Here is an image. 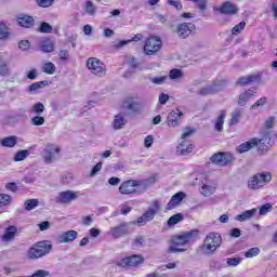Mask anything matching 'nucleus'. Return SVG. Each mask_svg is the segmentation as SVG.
<instances>
[{"mask_svg":"<svg viewBox=\"0 0 277 277\" xmlns=\"http://www.w3.org/2000/svg\"><path fill=\"white\" fill-rule=\"evenodd\" d=\"M198 229H193L190 232H184L181 235L173 236L171 239V246L168 249V253L176 254L179 252H187V249L181 247L192 243V241L198 238Z\"/></svg>","mask_w":277,"mask_h":277,"instance_id":"obj_1","label":"nucleus"},{"mask_svg":"<svg viewBox=\"0 0 277 277\" xmlns=\"http://www.w3.org/2000/svg\"><path fill=\"white\" fill-rule=\"evenodd\" d=\"M149 186L150 180H128L121 183L119 192L123 195L137 194V189L135 187H138L140 192H146Z\"/></svg>","mask_w":277,"mask_h":277,"instance_id":"obj_2","label":"nucleus"},{"mask_svg":"<svg viewBox=\"0 0 277 277\" xmlns=\"http://www.w3.org/2000/svg\"><path fill=\"white\" fill-rule=\"evenodd\" d=\"M51 250H53V245L49 240L38 241L28 249L27 256L30 261H36L50 254Z\"/></svg>","mask_w":277,"mask_h":277,"instance_id":"obj_3","label":"nucleus"},{"mask_svg":"<svg viewBox=\"0 0 277 277\" xmlns=\"http://www.w3.org/2000/svg\"><path fill=\"white\" fill-rule=\"evenodd\" d=\"M269 183H272V172L263 171L250 177L248 181V187L249 189L256 190L262 189L265 185H269Z\"/></svg>","mask_w":277,"mask_h":277,"instance_id":"obj_4","label":"nucleus"},{"mask_svg":"<svg viewBox=\"0 0 277 277\" xmlns=\"http://www.w3.org/2000/svg\"><path fill=\"white\" fill-rule=\"evenodd\" d=\"M222 246V236L217 233L207 235L203 245L201 246L202 254H213Z\"/></svg>","mask_w":277,"mask_h":277,"instance_id":"obj_5","label":"nucleus"},{"mask_svg":"<svg viewBox=\"0 0 277 277\" xmlns=\"http://www.w3.org/2000/svg\"><path fill=\"white\" fill-rule=\"evenodd\" d=\"M161 209V206L159 205V201L155 200L153 201V208H148L142 216H140L136 221H133V224H137L138 226H146L148 222H153L155 220V215L159 213V210Z\"/></svg>","mask_w":277,"mask_h":277,"instance_id":"obj_6","label":"nucleus"},{"mask_svg":"<svg viewBox=\"0 0 277 277\" xmlns=\"http://www.w3.org/2000/svg\"><path fill=\"white\" fill-rule=\"evenodd\" d=\"M42 159L44 163H54V161H57L60 159V147L51 144L48 145L43 151H42Z\"/></svg>","mask_w":277,"mask_h":277,"instance_id":"obj_7","label":"nucleus"},{"mask_svg":"<svg viewBox=\"0 0 277 277\" xmlns=\"http://www.w3.org/2000/svg\"><path fill=\"white\" fill-rule=\"evenodd\" d=\"M87 67L89 68L92 75H96V77L105 76V64L101 62V60L96 57H91L87 61Z\"/></svg>","mask_w":277,"mask_h":277,"instance_id":"obj_8","label":"nucleus"},{"mask_svg":"<svg viewBox=\"0 0 277 277\" xmlns=\"http://www.w3.org/2000/svg\"><path fill=\"white\" fill-rule=\"evenodd\" d=\"M161 39L159 37H149L144 45L146 55H155L161 49Z\"/></svg>","mask_w":277,"mask_h":277,"instance_id":"obj_9","label":"nucleus"},{"mask_svg":"<svg viewBox=\"0 0 277 277\" xmlns=\"http://www.w3.org/2000/svg\"><path fill=\"white\" fill-rule=\"evenodd\" d=\"M79 198V193L72 190H63L58 193L55 200L57 205H70V202H75Z\"/></svg>","mask_w":277,"mask_h":277,"instance_id":"obj_10","label":"nucleus"},{"mask_svg":"<svg viewBox=\"0 0 277 277\" xmlns=\"http://www.w3.org/2000/svg\"><path fill=\"white\" fill-rule=\"evenodd\" d=\"M144 263V256L142 255H130L127 258L121 259L117 265L119 267H137V265H142Z\"/></svg>","mask_w":277,"mask_h":277,"instance_id":"obj_11","label":"nucleus"},{"mask_svg":"<svg viewBox=\"0 0 277 277\" xmlns=\"http://www.w3.org/2000/svg\"><path fill=\"white\" fill-rule=\"evenodd\" d=\"M210 160L212 161V163H215V166H228V163H230V161H233V155L230 153H226V151H220L217 154H214Z\"/></svg>","mask_w":277,"mask_h":277,"instance_id":"obj_12","label":"nucleus"},{"mask_svg":"<svg viewBox=\"0 0 277 277\" xmlns=\"http://www.w3.org/2000/svg\"><path fill=\"white\" fill-rule=\"evenodd\" d=\"M196 25L193 23H182L176 26L175 34H177L179 38L185 40V38H189L192 36V31H195Z\"/></svg>","mask_w":277,"mask_h":277,"instance_id":"obj_13","label":"nucleus"},{"mask_svg":"<svg viewBox=\"0 0 277 277\" xmlns=\"http://www.w3.org/2000/svg\"><path fill=\"white\" fill-rule=\"evenodd\" d=\"M184 114L181 109L175 108L171 110L167 116V126L174 129L181 124V118H183Z\"/></svg>","mask_w":277,"mask_h":277,"instance_id":"obj_14","label":"nucleus"},{"mask_svg":"<svg viewBox=\"0 0 277 277\" xmlns=\"http://www.w3.org/2000/svg\"><path fill=\"white\" fill-rule=\"evenodd\" d=\"M131 229L129 228V223H121L118 226L110 228V235L115 239H120V237H124L127 235H130Z\"/></svg>","mask_w":277,"mask_h":277,"instance_id":"obj_15","label":"nucleus"},{"mask_svg":"<svg viewBox=\"0 0 277 277\" xmlns=\"http://www.w3.org/2000/svg\"><path fill=\"white\" fill-rule=\"evenodd\" d=\"M185 198V193L183 192H179L176 194H174L169 203L166 207V211H172V209H176V207H179L181 205V202H183V199Z\"/></svg>","mask_w":277,"mask_h":277,"instance_id":"obj_16","label":"nucleus"},{"mask_svg":"<svg viewBox=\"0 0 277 277\" xmlns=\"http://www.w3.org/2000/svg\"><path fill=\"white\" fill-rule=\"evenodd\" d=\"M78 236H79V233H77V230L70 229L61 234L57 237V241L58 243H68L70 241H75V239H77Z\"/></svg>","mask_w":277,"mask_h":277,"instance_id":"obj_17","label":"nucleus"},{"mask_svg":"<svg viewBox=\"0 0 277 277\" xmlns=\"http://www.w3.org/2000/svg\"><path fill=\"white\" fill-rule=\"evenodd\" d=\"M192 150H194V144L187 140H182L176 146V155H189Z\"/></svg>","mask_w":277,"mask_h":277,"instance_id":"obj_18","label":"nucleus"},{"mask_svg":"<svg viewBox=\"0 0 277 277\" xmlns=\"http://www.w3.org/2000/svg\"><path fill=\"white\" fill-rule=\"evenodd\" d=\"M259 144V138H251L248 142H245L236 147V151H238L239 155H243V153H248V150H252L254 146Z\"/></svg>","mask_w":277,"mask_h":277,"instance_id":"obj_19","label":"nucleus"},{"mask_svg":"<svg viewBox=\"0 0 277 277\" xmlns=\"http://www.w3.org/2000/svg\"><path fill=\"white\" fill-rule=\"evenodd\" d=\"M221 88L220 84L217 83H213V84H209L207 87L201 88L198 91L199 96H209L211 94H215L216 92H220Z\"/></svg>","mask_w":277,"mask_h":277,"instance_id":"obj_20","label":"nucleus"},{"mask_svg":"<svg viewBox=\"0 0 277 277\" xmlns=\"http://www.w3.org/2000/svg\"><path fill=\"white\" fill-rule=\"evenodd\" d=\"M259 81H261V76L249 75V76L240 77L236 83L237 85H248L250 83H259Z\"/></svg>","mask_w":277,"mask_h":277,"instance_id":"obj_21","label":"nucleus"},{"mask_svg":"<svg viewBox=\"0 0 277 277\" xmlns=\"http://www.w3.org/2000/svg\"><path fill=\"white\" fill-rule=\"evenodd\" d=\"M221 14H237L239 9L230 2H224L220 8L216 9Z\"/></svg>","mask_w":277,"mask_h":277,"instance_id":"obj_22","label":"nucleus"},{"mask_svg":"<svg viewBox=\"0 0 277 277\" xmlns=\"http://www.w3.org/2000/svg\"><path fill=\"white\" fill-rule=\"evenodd\" d=\"M255 213H259V209L253 208L236 215L235 220H237V222H246L248 220H252Z\"/></svg>","mask_w":277,"mask_h":277,"instance_id":"obj_23","label":"nucleus"},{"mask_svg":"<svg viewBox=\"0 0 277 277\" xmlns=\"http://www.w3.org/2000/svg\"><path fill=\"white\" fill-rule=\"evenodd\" d=\"M39 49L42 53H53L55 43H53L51 39H43L39 43Z\"/></svg>","mask_w":277,"mask_h":277,"instance_id":"obj_24","label":"nucleus"},{"mask_svg":"<svg viewBox=\"0 0 277 277\" xmlns=\"http://www.w3.org/2000/svg\"><path fill=\"white\" fill-rule=\"evenodd\" d=\"M17 22L21 27H25L26 29H29L30 27H34L35 19L30 15H21L17 18Z\"/></svg>","mask_w":277,"mask_h":277,"instance_id":"obj_25","label":"nucleus"},{"mask_svg":"<svg viewBox=\"0 0 277 277\" xmlns=\"http://www.w3.org/2000/svg\"><path fill=\"white\" fill-rule=\"evenodd\" d=\"M111 124L115 131L123 129L124 124H127V118H124V116L121 114H118L115 116Z\"/></svg>","mask_w":277,"mask_h":277,"instance_id":"obj_26","label":"nucleus"},{"mask_svg":"<svg viewBox=\"0 0 277 277\" xmlns=\"http://www.w3.org/2000/svg\"><path fill=\"white\" fill-rule=\"evenodd\" d=\"M3 148H14L18 144V137L16 136H6L0 141Z\"/></svg>","mask_w":277,"mask_h":277,"instance_id":"obj_27","label":"nucleus"},{"mask_svg":"<svg viewBox=\"0 0 277 277\" xmlns=\"http://www.w3.org/2000/svg\"><path fill=\"white\" fill-rule=\"evenodd\" d=\"M269 142H272V138L269 136H264L261 140L258 138V144L255 146L261 153H265V150L269 149Z\"/></svg>","mask_w":277,"mask_h":277,"instance_id":"obj_28","label":"nucleus"},{"mask_svg":"<svg viewBox=\"0 0 277 277\" xmlns=\"http://www.w3.org/2000/svg\"><path fill=\"white\" fill-rule=\"evenodd\" d=\"M200 194L205 197L213 196V194H215V186L207 183H201Z\"/></svg>","mask_w":277,"mask_h":277,"instance_id":"obj_29","label":"nucleus"},{"mask_svg":"<svg viewBox=\"0 0 277 277\" xmlns=\"http://www.w3.org/2000/svg\"><path fill=\"white\" fill-rule=\"evenodd\" d=\"M17 233L16 226H9L5 228L4 235L2 236V241H12Z\"/></svg>","mask_w":277,"mask_h":277,"instance_id":"obj_30","label":"nucleus"},{"mask_svg":"<svg viewBox=\"0 0 277 277\" xmlns=\"http://www.w3.org/2000/svg\"><path fill=\"white\" fill-rule=\"evenodd\" d=\"M241 114H243V110L241 108H237L232 113V119L229 121L230 127H235L239 124V120L241 119Z\"/></svg>","mask_w":277,"mask_h":277,"instance_id":"obj_31","label":"nucleus"},{"mask_svg":"<svg viewBox=\"0 0 277 277\" xmlns=\"http://www.w3.org/2000/svg\"><path fill=\"white\" fill-rule=\"evenodd\" d=\"M225 118H226V110H221L220 116L216 118L215 126H214L216 131H222L224 129Z\"/></svg>","mask_w":277,"mask_h":277,"instance_id":"obj_32","label":"nucleus"},{"mask_svg":"<svg viewBox=\"0 0 277 277\" xmlns=\"http://www.w3.org/2000/svg\"><path fill=\"white\" fill-rule=\"evenodd\" d=\"M252 96H253L252 90L246 91L245 93L240 94L239 100H238V105L243 107V105H246V103H248V101H250V98H252Z\"/></svg>","mask_w":277,"mask_h":277,"instance_id":"obj_33","label":"nucleus"},{"mask_svg":"<svg viewBox=\"0 0 277 277\" xmlns=\"http://www.w3.org/2000/svg\"><path fill=\"white\" fill-rule=\"evenodd\" d=\"M44 85H49V81L43 80V81L35 82L28 87V92H38V90H42Z\"/></svg>","mask_w":277,"mask_h":277,"instance_id":"obj_34","label":"nucleus"},{"mask_svg":"<svg viewBox=\"0 0 277 277\" xmlns=\"http://www.w3.org/2000/svg\"><path fill=\"white\" fill-rule=\"evenodd\" d=\"M42 70L43 72H45V75H55V64H53L52 62L44 63L42 66Z\"/></svg>","mask_w":277,"mask_h":277,"instance_id":"obj_35","label":"nucleus"},{"mask_svg":"<svg viewBox=\"0 0 277 277\" xmlns=\"http://www.w3.org/2000/svg\"><path fill=\"white\" fill-rule=\"evenodd\" d=\"M38 31H40V34H52L53 32V26H51V24L47 23V22H41Z\"/></svg>","mask_w":277,"mask_h":277,"instance_id":"obj_36","label":"nucleus"},{"mask_svg":"<svg viewBox=\"0 0 277 277\" xmlns=\"http://www.w3.org/2000/svg\"><path fill=\"white\" fill-rule=\"evenodd\" d=\"M179 222H183V214H181V213L172 215L168 220L167 224H168V226H176V224H179Z\"/></svg>","mask_w":277,"mask_h":277,"instance_id":"obj_37","label":"nucleus"},{"mask_svg":"<svg viewBox=\"0 0 277 277\" xmlns=\"http://www.w3.org/2000/svg\"><path fill=\"white\" fill-rule=\"evenodd\" d=\"M45 119L44 117L40 116V115H36L35 117H32L30 119V124L32 127H42V124H44Z\"/></svg>","mask_w":277,"mask_h":277,"instance_id":"obj_38","label":"nucleus"},{"mask_svg":"<svg viewBox=\"0 0 277 277\" xmlns=\"http://www.w3.org/2000/svg\"><path fill=\"white\" fill-rule=\"evenodd\" d=\"M27 157H29V150L22 149L15 154L14 161H25Z\"/></svg>","mask_w":277,"mask_h":277,"instance_id":"obj_39","label":"nucleus"},{"mask_svg":"<svg viewBox=\"0 0 277 277\" xmlns=\"http://www.w3.org/2000/svg\"><path fill=\"white\" fill-rule=\"evenodd\" d=\"M241 261H243L242 258H228L225 260V263L227 267H237V265L241 264Z\"/></svg>","mask_w":277,"mask_h":277,"instance_id":"obj_40","label":"nucleus"},{"mask_svg":"<svg viewBox=\"0 0 277 277\" xmlns=\"http://www.w3.org/2000/svg\"><path fill=\"white\" fill-rule=\"evenodd\" d=\"M126 109H128V111H132V113H137L140 111V104L137 102H126Z\"/></svg>","mask_w":277,"mask_h":277,"instance_id":"obj_41","label":"nucleus"},{"mask_svg":"<svg viewBox=\"0 0 277 277\" xmlns=\"http://www.w3.org/2000/svg\"><path fill=\"white\" fill-rule=\"evenodd\" d=\"M10 36V30L5 23L0 22V40H5Z\"/></svg>","mask_w":277,"mask_h":277,"instance_id":"obj_42","label":"nucleus"},{"mask_svg":"<svg viewBox=\"0 0 277 277\" xmlns=\"http://www.w3.org/2000/svg\"><path fill=\"white\" fill-rule=\"evenodd\" d=\"M12 203V196L8 194H0V207H8Z\"/></svg>","mask_w":277,"mask_h":277,"instance_id":"obj_43","label":"nucleus"},{"mask_svg":"<svg viewBox=\"0 0 277 277\" xmlns=\"http://www.w3.org/2000/svg\"><path fill=\"white\" fill-rule=\"evenodd\" d=\"M149 81L155 85H163L166 81H168V76H160V77H151Z\"/></svg>","mask_w":277,"mask_h":277,"instance_id":"obj_44","label":"nucleus"},{"mask_svg":"<svg viewBox=\"0 0 277 277\" xmlns=\"http://www.w3.org/2000/svg\"><path fill=\"white\" fill-rule=\"evenodd\" d=\"M259 254H261V249H259V247H253L245 253V256L246 259H252L259 256Z\"/></svg>","mask_w":277,"mask_h":277,"instance_id":"obj_45","label":"nucleus"},{"mask_svg":"<svg viewBox=\"0 0 277 277\" xmlns=\"http://www.w3.org/2000/svg\"><path fill=\"white\" fill-rule=\"evenodd\" d=\"M272 209H274L272 203H265L259 208V215H267V213H272Z\"/></svg>","mask_w":277,"mask_h":277,"instance_id":"obj_46","label":"nucleus"},{"mask_svg":"<svg viewBox=\"0 0 277 277\" xmlns=\"http://www.w3.org/2000/svg\"><path fill=\"white\" fill-rule=\"evenodd\" d=\"M186 1H192L194 4H196L200 12H205V10H207V3H209L208 0H186Z\"/></svg>","mask_w":277,"mask_h":277,"instance_id":"obj_47","label":"nucleus"},{"mask_svg":"<svg viewBox=\"0 0 277 277\" xmlns=\"http://www.w3.org/2000/svg\"><path fill=\"white\" fill-rule=\"evenodd\" d=\"M24 207L26 211H32V209H36L38 207V199H28L25 201Z\"/></svg>","mask_w":277,"mask_h":277,"instance_id":"obj_48","label":"nucleus"},{"mask_svg":"<svg viewBox=\"0 0 277 277\" xmlns=\"http://www.w3.org/2000/svg\"><path fill=\"white\" fill-rule=\"evenodd\" d=\"M243 29H246V22H240L238 25L233 27L232 34L233 36H239Z\"/></svg>","mask_w":277,"mask_h":277,"instance_id":"obj_49","label":"nucleus"},{"mask_svg":"<svg viewBox=\"0 0 277 277\" xmlns=\"http://www.w3.org/2000/svg\"><path fill=\"white\" fill-rule=\"evenodd\" d=\"M85 12L89 16H94V14H96V6H94V3L90 0L85 3Z\"/></svg>","mask_w":277,"mask_h":277,"instance_id":"obj_50","label":"nucleus"},{"mask_svg":"<svg viewBox=\"0 0 277 277\" xmlns=\"http://www.w3.org/2000/svg\"><path fill=\"white\" fill-rule=\"evenodd\" d=\"M32 111L34 114H36L37 116H41L42 114H44V104L42 103H36L34 106H32Z\"/></svg>","mask_w":277,"mask_h":277,"instance_id":"obj_51","label":"nucleus"},{"mask_svg":"<svg viewBox=\"0 0 277 277\" xmlns=\"http://www.w3.org/2000/svg\"><path fill=\"white\" fill-rule=\"evenodd\" d=\"M142 38H144V36H142V34H137L131 40L120 41L118 47H124L126 44H129V42H140V40H142Z\"/></svg>","mask_w":277,"mask_h":277,"instance_id":"obj_52","label":"nucleus"},{"mask_svg":"<svg viewBox=\"0 0 277 277\" xmlns=\"http://www.w3.org/2000/svg\"><path fill=\"white\" fill-rule=\"evenodd\" d=\"M183 70L181 69H172L170 72H169V78L174 80V79H181L183 77Z\"/></svg>","mask_w":277,"mask_h":277,"instance_id":"obj_53","label":"nucleus"},{"mask_svg":"<svg viewBox=\"0 0 277 277\" xmlns=\"http://www.w3.org/2000/svg\"><path fill=\"white\" fill-rule=\"evenodd\" d=\"M51 276V273L45 269H38L32 275H29L28 277H49Z\"/></svg>","mask_w":277,"mask_h":277,"instance_id":"obj_54","label":"nucleus"},{"mask_svg":"<svg viewBox=\"0 0 277 277\" xmlns=\"http://www.w3.org/2000/svg\"><path fill=\"white\" fill-rule=\"evenodd\" d=\"M214 269H222V267H226V260L213 261L210 265Z\"/></svg>","mask_w":277,"mask_h":277,"instance_id":"obj_55","label":"nucleus"},{"mask_svg":"<svg viewBox=\"0 0 277 277\" xmlns=\"http://www.w3.org/2000/svg\"><path fill=\"white\" fill-rule=\"evenodd\" d=\"M103 169V162H97L90 172V176H96Z\"/></svg>","mask_w":277,"mask_h":277,"instance_id":"obj_56","label":"nucleus"},{"mask_svg":"<svg viewBox=\"0 0 277 277\" xmlns=\"http://www.w3.org/2000/svg\"><path fill=\"white\" fill-rule=\"evenodd\" d=\"M0 75L1 77H8V75H10V69L8 68V64L0 63Z\"/></svg>","mask_w":277,"mask_h":277,"instance_id":"obj_57","label":"nucleus"},{"mask_svg":"<svg viewBox=\"0 0 277 277\" xmlns=\"http://www.w3.org/2000/svg\"><path fill=\"white\" fill-rule=\"evenodd\" d=\"M55 0H37V3L40 8H51Z\"/></svg>","mask_w":277,"mask_h":277,"instance_id":"obj_58","label":"nucleus"},{"mask_svg":"<svg viewBox=\"0 0 277 277\" xmlns=\"http://www.w3.org/2000/svg\"><path fill=\"white\" fill-rule=\"evenodd\" d=\"M168 4L172 5L173 8H175L179 11L183 10V3H181V1H179V0H168Z\"/></svg>","mask_w":277,"mask_h":277,"instance_id":"obj_59","label":"nucleus"},{"mask_svg":"<svg viewBox=\"0 0 277 277\" xmlns=\"http://www.w3.org/2000/svg\"><path fill=\"white\" fill-rule=\"evenodd\" d=\"M196 133V130L192 128H187L186 131L183 132L182 134V140H187V137H192Z\"/></svg>","mask_w":277,"mask_h":277,"instance_id":"obj_60","label":"nucleus"},{"mask_svg":"<svg viewBox=\"0 0 277 277\" xmlns=\"http://www.w3.org/2000/svg\"><path fill=\"white\" fill-rule=\"evenodd\" d=\"M265 103H267V97H262V98L258 100L251 107H252V109H256V107H263V105H265Z\"/></svg>","mask_w":277,"mask_h":277,"instance_id":"obj_61","label":"nucleus"},{"mask_svg":"<svg viewBox=\"0 0 277 277\" xmlns=\"http://www.w3.org/2000/svg\"><path fill=\"white\" fill-rule=\"evenodd\" d=\"M30 47V43L28 40H22L18 42V49H21L22 51H27Z\"/></svg>","mask_w":277,"mask_h":277,"instance_id":"obj_62","label":"nucleus"},{"mask_svg":"<svg viewBox=\"0 0 277 277\" xmlns=\"http://www.w3.org/2000/svg\"><path fill=\"white\" fill-rule=\"evenodd\" d=\"M155 141V138L153 137V135H147L144 140V146L145 148H150V146H153V142Z\"/></svg>","mask_w":277,"mask_h":277,"instance_id":"obj_63","label":"nucleus"},{"mask_svg":"<svg viewBox=\"0 0 277 277\" xmlns=\"http://www.w3.org/2000/svg\"><path fill=\"white\" fill-rule=\"evenodd\" d=\"M275 122H276V117H269V118L265 121V127H266V129H274Z\"/></svg>","mask_w":277,"mask_h":277,"instance_id":"obj_64","label":"nucleus"}]
</instances>
